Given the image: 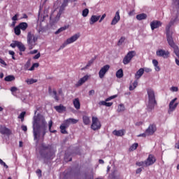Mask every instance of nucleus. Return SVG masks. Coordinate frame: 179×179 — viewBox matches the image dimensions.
Instances as JSON below:
<instances>
[{"label": "nucleus", "mask_w": 179, "mask_h": 179, "mask_svg": "<svg viewBox=\"0 0 179 179\" xmlns=\"http://www.w3.org/2000/svg\"><path fill=\"white\" fill-rule=\"evenodd\" d=\"M33 120V134L34 139L38 142L40 138H44L47 134V122L45 118L41 114H37V110H35Z\"/></svg>", "instance_id": "f257e3e1"}, {"label": "nucleus", "mask_w": 179, "mask_h": 179, "mask_svg": "<svg viewBox=\"0 0 179 179\" xmlns=\"http://www.w3.org/2000/svg\"><path fill=\"white\" fill-rule=\"evenodd\" d=\"M61 3L60 7L56 8L50 15V20H52L53 23L59 22L61 15H62L65 8L68 6V0H57V3Z\"/></svg>", "instance_id": "f03ea898"}, {"label": "nucleus", "mask_w": 179, "mask_h": 179, "mask_svg": "<svg viewBox=\"0 0 179 179\" xmlns=\"http://www.w3.org/2000/svg\"><path fill=\"white\" fill-rule=\"evenodd\" d=\"M173 3L174 6V13L176 12V15L173 17L170 22L166 25V29L167 30L170 29L171 26L175 24V23H177L179 20V0H173Z\"/></svg>", "instance_id": "7ed1b4c3"}, {"label": "nucleus", "mask_w": 179, "mask_h": 179, "mask_svg": "<svg viewBox=\"0 0 179 179\" xmlns=\"http://www.w3.org/2000/svg\"><path fill=\"white\" fill-rule=\"evenodd\" d=\"M147 93L148 96V102L147 104V108L149 111H152L153 108H155V106H156V97L155 96V91L152 89H148Z\"/></svg>", "instance_id": "20e7f679"}, {"label": "nucleus", "mask_w": 179, "mask_h": 179, "mask_svg": "<svg viewBox=\"0 0 179 179\" xmlns=\"http://www.w3.org/2000/svg\"><path fill=\"white\" fill-rule=\"evenodd\" d=\"M38 40V36L29 32L27 35V43L29 45V50H33L34 47L36 45V41Z\"/></svg>", "instance_id": "39448f33"}, {"label": "nucleus", "mask_w": 179, "mask_h": 179, "mask_svg": "<svg viewBox=\"0 0 179 179\" xmlns=\"http://www.w3.org/2000/svg\"><path fill=\"white\" fill-rule=\"evenodd\" d=\"M79 37H80V34L77 33L72 36L71 37L67 38L64 43L60 46L59 50H64L65 47H66L69 44H72L73 43H75V41H78Z\"/></svg>", "instance_id": "423d86ee"}, {"label": "nucleus", "mask_w": 179, "mask_h": 179, "mask_svg": "<svg viewBox=\"0 0 179 179\" xmlns=\"http://www.w3.org/2000/svg\"><path fill=\"white\" fill-rule=\"evenodd\" d=\"M166 40L169 45H170V47H171L172 48H174V47H177L176 44L174 43V40H173V33H171L170 29H167V28H166Z\"/></svg>", "instance_id": "0eeeda50"}, {"label": "nucleus", "mask_w": 179, "mask_h": 179, "mask_svg": "<svg viewBox=\"0 0 179 179\" xmlns=\"http://www.w3.org/2000/svg\"><path fill=\"white\" fill-rule=\"evenodd\" d=\"M91 128L93 131H97V129H100L101 128V123L97 117H92V124L91 125Z\"/></svg>", "instance_id": "6e6552de"}, {"label": "nucleus", "mask_w": 179, "mask_h": 179, "mask_svg": "<svg viewBox=\"0 0 179 179\" xmlns=\"http://www.w3.org/2000/svg\"><path fill=\"white\" fill-rule=\"evenodd\" d=\"M135 55H136V52H135L134 50L129 52L123 59V64L124 65H128V64L131 62V60L134 57H135Z\"/></svg>", "instance_id": "1a4fd4ad"}, {"label": "nucleus", "mask_w": 179, "mask_h": 179, "mask_svg": "<svg viewBox=\"0 0 179 179\" xmlns=\"http://www.w3.org/2000/svg\"><path fill=\"white\" fill-rule=\"evenodd\" d=\"M176 101H177V98L173 99L169 103V108L168 110L169 114H171L173 111H175L176 108H177V106H178V103H176Z\"/></svg>", "instance_id": "9d476101"}, {"label": "nucleus", "mask_w": 179, "mask_h": 179, "mask_svg": "<svg viewBox=\"0 0 179 179\" xmlns=\"http://www.w3.org/2000/svg\"><path fill=\"white\" fill-rule=\"evenodd\" d=\"M156 55H157V57H162V58L166 59L169 57V55H170V52L166 51L163 49H159L157 50Z\"/></svg>", "instance_id": "9b49d317"}, {"label": "nucleus", "mask_w": 179, "mask_h": 179, "mask_svg": "<svg viewBox=\"0 0 179 179\" xmlns=\"http://www.w3.org/2000/svg\"><path fill=\"white\" fill-rule=\"evenodd\" d=\"M156 125L150 124L148 129L145 130V134L148 136H150V135H153L156 132Z\"/></svg>", "instance_id": "f8f14e48"}, {"label": "nucleus", "mask_w": 179, "mask_h": 179, "mask_svg": "<svg viewBox=\"0 0 179 179\" xmlns=\"http://www.w3.org/2000/svg\"><path fill=\"white\" fill-rule=\"evenodd\" d=\"M145 162V167H148L149 166H152V164H155L156 162V158H155V156L150 155Z\"/></svg>", "instance_id": "ddd939ff"}, {"label": "nucleus", "mask_w": 179, "mask_h": 179, "mask_svg": "<svg viewBox=\"0 0 179 179\" xmlns=\"http://www.w3.org/2000/svg\"><path fill=\"white\" fill-rule=\"evenodd\" d=\"M108 69H110L109 65H106L101 69V70L99 72V78L101 79H103L104 78V75L107 73V71H108Z\"/></svg>", "instance_id": "4468645a"}, {"label": "nucleus", "mask_w": 179, "mask_h": 179, "mask_svg": "<svg viewBox=\"0 0 179 179\" xmlns=\"http://www.w3.org/2000/svg\"><path fill=\"white\" fill-rule=\"evenodd\" d=\"M120 19H121V17L120 16V10H117L115 13V17H113V19L111 22L112 26L117 24L118 23V22H120Z\"/></svg>", "instance_id": "2eb2a0df"}, {"label": "nucleus", "mask_w": 179, "mask_h": 179, "mask_svg": "<svg viewBox=\"0 0 179 179\" xmlns=\"http://www.w3.org/2000/svg\"><path fill=\"white\" fill-rule=\"evenodd\" d=\"M160 26H162V22L160 21L155 20L150 23L151 30H155V29H157Z\"/></svg>", "instance_id": "dca6fc26"}, {"label": "nucleus", "mask_w": 179, "mask_h": 179, "mask_svg": "<svg viewBox=\"0 0 179 179\" xmlns=\"http://www.w3.org/2000/svg\"><path fill=\"white\" fill-rule=\"evenodd\" d=\"M100 17H101V16L100 15H92L90 19V24L91 25L94 24V23L100 20Z\"/></svg>", "instance_id": "f3484780"}, {"label": "nucleus", "mask_w": 179, "mask_h": 179, "mask_svg": "<svg viewBox=\"0 0 179 179\" xmlns=\"http://www.w3.org/2000/svg\"><path fill=\"white\" fill-rule=\"evenodd\" d=\"M0 134H1L2 135H6L7 136H9V134H10V130H9V129L5 127H1Z\"/></svg>", "instance_id": "a211bd4d"}, {"label": "nucleus", "mask_w": 179, "mask_h": 179, "mask_svg": "<svg viewBox=\"0 0 179 179\" xmlns=\"http://www.w3.org/2000/svg\"><path fill=\"white\" fill-rule=\"evenodd\" d=\"M78 122H79L78 120L73 119V118H69V119H67L64 121V122L66 123V127H69L70 124H78Z\"/></svg>", "instance_id": "6ab92c4d"}, {"label": "nucleus", "mask_w": 179, "mask_h": 179, "mask_svg": "<svg viewBox=\"0 0 179 179\" xmlns=\"http://www.w3.org/2000/svg\"><path fill=\"white\" fill-rule=\"evenodd\" d=\"M145 73V70H143V68H141L135 74V78L136 80H138V79H141V77Z\"/></svg>", "instance_id": "aec40b11"}, {"label": "nucleus", "mask_w": 179, "mask_h": 179, "mask_svg": "<svg viewBox=\"0 0 179 179\" xmlns=\"http://www.w3.org/2000/svg\"><path fill=\"white\" fill-rule=\"evenodd\" d=\"M87 79H89V76H85L78 80V82L76 84V86H82V85H83V83H85V82H86Z\"/></svg>", "instance_id": "412c9836"}, {"label": "nucleus", "mask_w": 179, "mask_h": 179, "mask_svg": "<svg viewBox=\"0 0 179 179\" xmlns=\"http://www.w3.org/2000/svg\"><path fill=\"white\" fill-rule=\"evenodd\" d=\"M49 93L50 94V96H52V97H53V99H55V100H56V101H58V100H59V99L58 98V96H57V91L55 90H51V88H49Z\"/></svg>", "instance_id": "4be33fe9"}, {"label": "nucleus", "mask_w": 179, "mask_h": 179, "mask_svg": "<svg viewBox=\"0 0 179 179\" xmlns=\"http://www.w3.org/2000/svg\"><path fill=\"white\" fill-rule=\"evenodd\" d=\"M73 104L76 110H79L80 108V101H79V98H76L73 100Z\"/></svg>", "instance_id": "5701e85b"}, {"label": "nucleus", "mask_w": 179, "mask_h": 179, "mask_svg": "<svg viewBox=\"0 0 179 179\" xmlns=\"http://www.w3.org/2000/svg\"><path fill=\"white\" fill-rule=\"evenodd\" d=\"M113 134L115 135V136H124L125 131H124V130H114Z\"/></svg>", "instance_id": "b1692460"}, {"label": "nucleus", "mask_w": 179, "mask_h": 179, "mask_svg": "<svg viewBox=\"0 0 179 179\" xmlns=\"http://www.w3.org/2000/svg\"><path fill=\"white\" fill-rule=\"evenodd\" d=\"M152 64L154 65L155 70L157 72H160V66H159V62L156 59L152 60Z\"/></svg>", "instance_id": "393cba45"}, {"label": "nucleus", "mask_w": 179, "mask_h": 179, "mask_svg": "<svg viewBox=\"0 0 179 179\" xmlns=\"http://www.w3.org/2000/svg\"><path fill=\"white\" fill-rule=\"evenodd\" d=\"M18 27L22 30L23 31H24V30H26V29H27V27H29V24H27V22H21L19 24Z\"/></svg>", "instance_id": "a878e982"}, {"label": "nucleus", "mask_w": 179, "mask_h": 179, "mask_svg": "<svg viewBox=\"0 0 179 179\" xmlns=\"http://www.w3.org/2000/svg\"><path fill=\"white\" fill-rule=\"evenodd\" d=\"M68 127L69 126H66V123L64 122V123L60 126L62 134H68V132L66 130V128H68Z\"/></svg>", "instance_id": "bb28decb"}, {"label": "nucleus", "mask_w": 179, "mask_h": 179, "mask_svg": "<svg viewBox=\"0 0 179 179\" xmlns=\"http://www.w3.org/2000/svg\"><path fill=\"white\" fill-rule=\"evenodd\" d=\"M146 17H148V15L145 13H141L136 15L137 20H145Z\"/></svg>", "instance_id": "cd10ccee"}, {"label": "nucleus", "mask_w": 179, "mask_h": 179, "mask_svg": "<svg viewBox=\"0 0 179 179\" xmlns=\"http://www.w3.org/2000/svg\"><path fill=\"white\" fill-rule=\"evenodd\" d=\"M83 121L85 125H89L90 124V117L88 116H83Z\"/></svg>", "instance_id": "c85d7f7f"}, {"label": "nucleus", "mask_w": 179, "mask_h": 179, "mask_svg": "<svg viewBox=\"0 0 179 179\" xmlns=\"http://www.w3.org/2000/svg\"><path fill=\"white\" fill-rule=\"evenodd\" d=\"M55 110L58 111V113H62V111H65L66 108L64 106H57L55 107Z\"/></svg>", "instance_id": "c756f323"}, {"label": "nucleus", "mask_w": 179, "mask_h": 179, "mask_svg": "<svg viewBox=\"0 0 179 179\" xmlns=\"http://www.w3.org/2000/svg\"><path fill=\"white\" fill-rule=\"evenodd\" d=\"M125 110V106H124V104L121 103L120 105H118L117 106V113H124V110Z\"/></svg>", "instance_id": "7c9ffc66"}, {"label": "nucleus", "mask_w": 179, "mask_h": 179, "mask_svg": "<svg viewBox=\"0 0 179 179\" xmlns=\"http://www.w3.org/2000/svg\"><path fill=\"white\" fill-rule=\"evenodd\" d=\"M116 76L117 78H118L119 79H120V78H122L124 76V72L122 71V69H119L117 72H116Z\"/></svg>", "instance_id": "2f4dec72"}, {"label": "nucleus", "mask_w": 179, "mask_h": 179, "mask_svg": "<svg viewBox=\"0 0 179 179\" xmlns=\"http://www.w3.org/2000/svg\"><path fill=\"white\" fill-rule=\"evenodd\" d=\"M37 80L34 79V78H28L26 80V83H27V85H33V83H36Z\"/></svg>", "instance_id": "473e14b6"}, {"label": "nucleus", "mask_w": 179, "mask_h": 179, "mask_svg": "<svg viewBox=\"0 0 179 179\" xmlns=\"http://www.w3.org/2000/svg\"><path fill=\"white\" fill-rule=\"evenodd\" d=\"M138 86V80H136L129 87V90H134V89H136V87Z\"/></svg>", "instance_id": "72a5a7b5"}, {"label": "nucleus", "mask_w": 179, "mask_h": 179, "mask_svg": "<svg viewBox=\"0 0 179 179\" xmlns=\"http://www.w3.org/2000/svg\"><path fill=\"white\" fill-rule=\"evenodd\" d=\"M17 47L19 48L20 51H24L26 50L24 45L20 42H18Z\"/></svg>", "instance_id": "f704fd0d"}, {"label": "nucleus", "mask_w": 179, "mask_h": 179, "mask_svg": "<svg viewBox=\"0 0 179 179\" xmlns=\"http://www.w3.org/2000/svg\"><path fill=\"white\" fill-rule=\"evenodd\" d=\"M6 82H12V80H15V76H8L4 78Z\"/></svg>", "instance_id": "c9c22d12"}, {"label": "nucleus", "mask_w": 179, "mask_h": 179, "mask_svg": "<svg viewBox=\"0 0 179 179\" xmlns=\"http://www.w3.org/2000/svg\"><path fill=\"white\" fill-rule=\"evenodd\" d=\"M173 48V52L179 59V48L178 46H175Z\"/></svg>", "instance_id": "e433bc0d"}, {"label": "nucleus", "mask_w": 179, "mask_h": 179, "mask_svg": "<svg viewBox=\"0 0 179 179\" xmlns=\"http://www.w3.org/2000/svg\"><path fill=\"white\" fill-rule=\"evenodd\" d=\"M20 28L19 27V26H17L15 27L14 29V31H15V34L17 35V36H20Z\"/></svg>", "instance_id": "4c0bfd02"}, {"label": "nucleus", "mask_w": 179, "mask_h": 179, "mask_svg": "<svg viewBox=\"0 0 179 179\" xmlns=\"http://www.w3.org/2000/svg\"><path fill=\"white\" fill-rule=\"evenodd\" d=\"M93 59L90 60L86 66L81 69V71H85V69H87V68H89V66H90V65L93 64Z\"/></svg>", "instance_id": "58836bf2"}, {"label": "nucleus", "mask_w": 179, "mask_h": 179, "mask_svg": "<svg viewBox=\"0 0 179 179\" xmlns=\"http://www.w3.org/2000/svg\"><path fill=\"white\" fill-rule=\"evenodd\" d=\"M136 166H138V167H146L145 162H136Z\"/></svg>", "instance_id": "ea45409f"}, {"label": "nucleus", "mask_w": 179, "mask_h": 179, "mask_svg": "<svg viewBox=\"0 0 179 179\" xmlns=\"http://www.w3.org/2000/svg\"><path fill=\"white\" fill-rule=\"evenodd\" d=\"M138 148V143H134L133 144L130 148H129V151L133 152V150H136V148Z\"/></svg>", "instance_id": "a19ab883"}, {"label": "nucleus", "mask_w": 179, "mask_h": 179, "mask_svg": "<svg viewBox=\"0 0 179 179\" xmlns=\"http://www.w3.org/2000/svg\"><path fill=\"white\" fill-rule=\"evenodd\" d=\"M83 17H87V15H89V9L85 8L83 10L82 13Z\"/></svg>", "instance_id": "79ce46f5"}, {"label": "nucleus", "mask_w": 179, "mask_h": 179, "mask_svg": "<svg viewBox=\"0 0 179 179\" xmlns=\"http://www.w3.org/2000/svg\"><path fill=\"white\" fill-rule=\"evenodd\" d=\"M24 115H26V112H22L20 113V115L18 116V118L21 120V121L24 120Z\"/></svg>", "instance_id": "37998d69"}, {"label": "nucleus", "mask_w": 179, "mask_h": 179, "mask_svg": "<svg viewBox=\"0 0 179 179\" xmlns=\"http://www.w3.org/2000/svg\"><path fill=\"white\" fill-rule=\"evenodd\" d=\"M48 127H49V131L50 132L54 133V132H57V131L55 130H51V127H52V120L49 121L48 122Z\"/></svg>", "instance_id": "c03bdc74"}, {"label": "nucleus", "mask_w": 179, "mask_h": 179, "mask_svg": "<svg viewBox=\"0 0 179 179\" xmlns=\"http://www.w3.org/2000/svg\"><path fill=\"white\" fill-rule=\"evenodd\" d=\"M125 41V37L122 36L119 41L117 42V45H122V43Z\"/></svg>", "instance_id": "a18cd8bd"}, {"label": "nucleus", "mask_w": 179, "mask_h": 179, "mask_svg": "<svg viewBox=\"0 0 179 179\" xmlns=\"http://www.w3.org/2000/svg\"><path fill=\"white\" fill-rule=\"evenodd\" d=\"M66 30V27H61L60 29H59L56 32H55V34H59V33H61L62 31H64Z\"/></svg>", "instance_id": "49530a36"}, {"label": "nucleus", "mask_w": 179, "mask_h": 179, "mask_svg": "<svg viewBox=\"0 0 179 179\" xmlns=\"http://www.w3.org/2000/svg\"><path fill=\"white\" fill-rule=\"evenodd\" d=\"M0 164L1 166H3V167H6V169H8V165H6V163H5L2 159H0Z\"/></svg>", "instance_id": "de8ad7c7"}, {"label": "nucleus", "mask_w": 179, "mask_h": 179, "mask_svg": "<svg viewBox=\"0 0 179 179\" xmlns=\"http://www.w3.org/2000/svg\"><path fill=\"white\" fill-rule=\"evenodd\" d=\"M117 97V95H113L112 96H110L106 99V101H110V100H113V99H115Z\"/></svg>", "instance_id": "09e8293b"}, {"label": "nucleus", "mask_w": 179, "mask_h": 179, "mask_svg": "<svg viewBox=\"0 0 179 179\" xmlns=\"http://www.w3.org/2000/svg\"><path fill=\"white\" fill-rule=\"evenodd\" d=\"M18 43L19 41H15V43L10 44V47H12V48H15V47H17Z\"/></svg>", "instance_id": "8fccbe9b"}, {"label": "nucleus", "mask_w": 179, "mask_h": 179, "mask_svg": "<svg viewBox=\"0 0 179 179\" xmlns=\"http://www.w3.org/2000/svg\"><path fill=\"white\" fill-rule=\"evenodd\" d=\"M171 92H178V87H172L170 88Z\"/></svg>", "instance_id": "3c124183"}, {"label": "nucleus", "mask_w": 179, "mask_h": 179, "mask_svg": "<svg viewBox=\"0 0 179 179\" xmlns=\"http://www.w3.org/2000/svg\"><path fill=\"white\" fill-rule=\"evenodd\" d=\"M138 138L142 136L143 138H146V136H148V134H146V131H145V133H143L141 134H139L137 136Z\"/></svg>", "instance_id": "603ef678"}, {"label": "nucleus", "mask_w": 179, "mask_h": 179, "mask_svg": "<svg viewBox=\"0 0 179 179\" xmlns=\"http://www.w3.org/2000/svg\"><path fill=\"white\" fill-rule=\"evenodd\" d=\"M95 93L96 92L94 91V90H92L89 92V96H94Z\"/></svg>", "instance_id": "864d4df0"}, {"label": "nucleus", "mask_w": 179, "mask_h": 179, "mask_svg": "<svg viewBox=\"0 0 179 179\" xmlns=\"http://www.w3.org/2000/svg\"><path fill=\"white\" fill-rule=\"evenodd\" d=\"M144 72H146L147 73H149V72H152V69L149 68H144L143 69Z\"/></svg>", "instance_id": "5fc2aeb1"}, {"label": "nucleus", "mask_w": 179, "mask_h": 179, "mask_svg": "<svg viewBox=\"0 0 179 179\" xmlns=\"http://www.w3.org/2000/svg\"><path fill=\"white\" fill-rule=\"evenodd\" d=\"M105 106L106 107H111L113 106V103L112 102H105Z\"/></svg>", "instance_id": "6e6d98bb"}, {"label": "nucleus", "mask_w": 179, "mask_h": 179, "mask_svg": "<svg viewBox=\"0 0 179 179\" xmlns=\"http://www.w3.org/2000/svg\"><path fill=\"white\" fill-rule=\"evenodd\" d=\"M18 16H19V15H17V14L15 15V16H13L12 17V20H13V22H16V20H17Z\"/></svg>", "instance_id": "4d7b16f0"}, {"label": "nucleus", "mask_w": 179, "mask_h": 179, "mask_svg": "<svg viewBox=\"0 0 179 179\" xmlns=\"http://www.w3.org/2000/svg\"><path fill=\"white\" fill-rule=\"evenodd\" d=\"M105 18H106V14H103V15L101 17L99 20V23H101V22H103V20H104Z\"/></svg>", "instance_id": "13d9d810"}, {"label": "nucleus", "mask_w": 179, "mask_h": 179, "mask_svg": "<svg viewBox=\"0 0 179 179\" xmlns=\"http://www.w3.org/2000/svg\"><path fill=\"white\" fill-rule=\"evenodd\" d=\"M10 90H11L12 93H13L15 92H17L18 90H17V87H11Z\"/></svg>", "instance_id": "bf43d9fd"}, {"label": "nucleus", "mask_w": 179, "mask_h": 179, "mask_svg": "<svg viewBox=\"0 0 179 179\" xmlns=\"http://www.w3.org/2000/svg\"><path fill=\"white\" fill-rule=\"evenodd\" d=\"M40 57H41V55L39 53H38L37 55H36L34 57V59H38V58H40Z\"/></svg>", "instance_id": "052dcab7"}, {"label": "nucleus", "mask_w": 179, "mask_h": 179, "mask_svg": "<svg viewBox=\"0 0 179 179\" xmlns=\"http://www.w3.org/2000/svg\"><path fill=\"white\" fill-rule=\"evenodd\" d=\"M21 129L24 131V132H26L27 131V126L22 125Z\"/></svg>", "instance_id": "680f3d73"}, {"label": "nucleus", "mask_w": 179, "mask_h": 179, "mask_svg": "<svg viewBox=\"0 0 179 179\" xmlns=\"http://www.w3.org/2000/svg\"><path fill=\"white\" fill-rule=\"evenodd\" d=\"M0 64H1V65H4V66H6V62H5V61H3V59L1 58H0Z\"/></svg>", "instance_id": "e2e57ef3"}, {"label": "nucleus", "mask_w": 179, "mask_h": 179, "mask_svg": "<svg viewBox=\"0 0 179 179\" xmlns=\"http://www.w3.org/2000/svg\"><path fill=\"white\" fill-rule=\"evenodd\" d=\"M143 169V168L137 169V170L136 171V174H139L140 173H141Z\"/></svg>", "instance_id": "0e129e2a"}, {"label": "nucleus", "mask_w": 179, "mask_h": 179, "mask_svg": "<svg viewBox=\"0 0 179 179\" xmlns=\"http://www.w3.org/2000/svg\"><path fill=\"white\" fill-rule=\"evenodd\" d=\"M135 15V10H133L129 13V16H134Z\"/></svg>", "instance_id": "69168bd1"}, {"label": "nucleus", "mask_w": 179, "mask_h": 179, "mask_svg": "<svg viewBox=\"0 0 179 179\" xmlns=\"http://www.w3.org/2000/svg\"><path fill=\"white\" fill-rule=\"evenodd\" d=\"M48 148H50L49 146H46L44 144H42V149L43 150H47V149H48Z\"/></svg>", "instance_id": "338daca9"}, {"label": "nucleus", "mask_w": 179, "mask_h": 179, "mask_svg": "<svg viewBox=\"0 0 179 179\" xmlns=\"http://www.w3.org/2000/svg\"><path fill=\"white\" fill-rule=\"evenodd\" d=\"M37 52H38V50H32V51L29 52V54H31V55L37 54Z\"/></svg>", "instance_id": "774afa93"}]
</instances>
